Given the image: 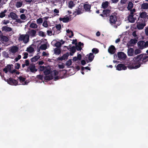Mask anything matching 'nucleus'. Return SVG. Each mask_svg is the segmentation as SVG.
Segmentation results:
<instances>
[{"mask_svg":"<svg viewBox=\"0 0 148 148\" xmlns=\"http://www.w3.org/2000/svg\"><path fill=\"white\" fill-rule=\"evenodd\" d=\"M143 57L142 54L139 55L134 57V60L132 62V64L128 66V68L130 69H136L140 67L141 65L143 64Z\"/></svg>","mask_w":148,"mask_h":148,"instance_id":"obj_1","label":"nucleus"},{"mask_svg":"<svg viewBox=\"0 0 148 148\" xmlns=\"http://www.w3.org/2000/svg\"><path fill=\"white\" fill-rule=\"evenodd\" d=\"M29 35L27 34H22L20 36L18 40L20 41H23L24 43L26 44L29 42Z\"/></svg>","mask_w":148,"mask_h":148,"instance_id":"obj_2","label":"nucleus"},{"mask_svg":"<svg viewBox=\"0 0 148 148\" xmlns=\"http://www.w3.org/2000/svg\"><path fill=\"white\" fill-rule=\"evenodd\" d=\"M137 44L139 49H142L148 47V41L146 42L143 41H140L138 42Z\"/></svg>","mask_w":148,"mask_h":148,"instance_id":"obj_3","label":"nucleus"},{"mask_svg":"<svg viewBox=\"0 0 148 148\" xmlns=\"http://www.w3.org/2000/svg\"><path fill=\"white\" fill-rule=\"evenodd\" d=\"M4 80L5 81L7 82L8 84L10 85L16 86L18 85V81L11 77H10L8 79H5Z\"/></svg>","mask_w":148,"mask_h":148,"instance_id":"obj_4","label":"nucleus"},{"mask_svg":"<svg viewBox=\"0 0 148 148\" xmlns=\"http://www.w3.org/2000/svg\"><path fill=\"white\" fill-rule=\"evenodd\" d=\"M28 35H29V37L30 36L32 37H34L36 36V31L34 29H29L27 31Z\"/></svg>","mask_w":148,"mask_h":148,"instance_id":"obj_5","label":"nucleus"},{"mask_svg":"<svg viewBox=\"0 0 148 148\" xmlns=\"http://www.w3.org/2000/svg\"><path fill=\"white\" fill-rule=\"evenodd\" d=\"M116 69L119 71L122 70H125L127 69V67L125 66L124 64H119L116 66Z\"/></svg>","mask_w":148,"mask_h":148,"instance_id":"obj_6","label":"nucleus"},{"mask_svg":"<svg viewBox=\"0 0 148 148\" xmlns=\"http://www.w3.org/2000/svg\"><path fill=\"white\" fill-rule=\"evenodd\" d=\"M136 20V18H135ZM128 21L131 23H134L135 21V18L134 17L133 12L131 11L130 14L129 15L128 17Z\"/></svg>","mask_w":148,"mask_h":148,"instance_id":"obj_7","label":"nucleus"},{"mask_svg":"<svg viewBox=\"0 0 148 148\" xmlns=\"http://www.w3.org/2000/svg\"><path fill=\"white\" fill-rule=\"evenodd\" d=\"M117 18L116 16L111 15L110 16L109 21L110 24H115Z\"/></svg>","mask_w":148,"mask_h":148,"instance_id":"obj_8","label":"nucleus"},{"mask_svg":"<svg viewBox=\"0 0 148 148\" xmlns=\"http://www.w3.org/2000/svg\"><path fill=\"white\" fill-rule=\"evenodd\" d=\"M116 50L115 47L114 45H111L109 47L108 51L110 53L113 54L115 53Z\"/></svg>","mask_w":148,"mask_h":148,"instance_id":"obj_9","label":"nucleus"},{"mask_svg":"<svg viewBox=\"0 0 148 148\" xmlns=\"http://www.w3.org/2000/svg\"><path fill=\"white\" fill-rule=\"evenodd\" d=\"M118 56L120 59L125 60L127 57L126 55L123 52H120L118 53Z\"/></svg>","mask_w":148,"mask_h":148,"instance_id":"obj_10","label":"nucleus"},{"mask_svg":"<svg viewBox=\"0 0 148 148\" xmlns=\"http://www.w3.org/2000/svg\"><path fill=\"white\" fill-rule=\"evenodd\" d=\"M69 53L67 52L66 53L64 54L61 57H58L57 59L60 61L65 60L68 59V58L69 56Z\"/></svg>","mask_w":148,"mask_h":148,"instance_id":"obj_11","label":"nucleus"},{"mask_svg":"<svg viewBox=\"0 0 148 148\" xmlns=\"http://www.w3.org/2000/svg\"><path fill=\"white\" fill-rule=\"evenodd\" d=\"M18 78L19 79L20 82L22 83V85H25L27 84L28 83L26 81H25L26 78L22 76H20Z\"/></svg>","mask_w":148,"mask_h":148,"instance_id":"obj_12","label":"nucleus"},{"mask_svg":"<svg viewBox=\"0 0 148 148\" xmlns=\"http://www.w3.org/2000/svg\"><path fill=\"white\" fill-rule=\"evenodd\" d=\"M18 48L17 46H13L11 47V48L9 50L10 52H11L13 54L15 53L18 51Z\"/></svg>","mask_w":148,"mask_h":148,"instance_id":"obj_13","label":"nucleus"},{"mask_svg":"<svg viewBox=\"0 0 148 148\" xmlns=\"http://www.w3.org/2000/svg\"><path fill=\"white\" fill-rule=\"evenodd\" d=\"M94 57V56L93 53H90L89 54L86 55L85 56V58H88V60L90 62H91L93 60Z\"/></svg>","mask_w":148,"mask_h":148,"instance_id":"obj_14","label":"nucleus"},{"mask_svg":"<svg viewBox=\"0 0 148 148\" xmlns=\"http://www.w3.org/2000/svg\"><path fill=\"white\" fill-rule=\"evenodd\" d=\"M29 69L30 71L32 73H34L38 71V69L35 68V66L34 64L30 65L29 67Z\"/></svg>","mask_w":148,"mask_h":148,"instance_id":"obj_15","label":"nucleus"},{"mask_svg":"<svg viewBox=\"0 0 148 148\" xmlns=\"http://www.w3.org/2000/svg\"><path fill=\"white\" fill-rule=\"evenodd\" d=\"M2 30L3 32H9L12 30V28L7 26H4L2 27Z\"/></svg>","mask_w":148,"mask_h":148,"instance_id":"obj_16","label":"nucleus"},{"mask_svg":"<svg viewBox=\"0 0 148 148\" xmlns=\"http://www.w3.org/2000/svg\"><path fill=\"white\" fill-rule=\"evenodd\" d=\"M66 47L68 50L69 49V48H70V51L73 53H74L76 52V48L75 46H73L71 47V45H69V47L66 46L64 47Z\"/></svg>","mask_w":148,"mask_h":148,"instance_id":"obj_17","label":"nucleus"},{"mask_svg":"<svg viewBox=\"0 0 148 148\" xmlns=\"http://www.w3.org/2000/svg\"><path fill=\"white\" fill-rule=\"evenodd\" d=\"M59 20L60 21H62L64 23H67L69 22L70 20L68 16L65 17V16L64 18L60 17L59 18Z\"/></svg>","mask_w":148,"mask_h":148,"instance_id":"obj_18","label":"nucleus"},{"mask_svg":"<svg viewBox=\"0 0 148 148\" xmlns=\"http://www.w3.org/2000/svg\"><path fill=\"white\" fill-rule=\"evenodd\" d=\"M84 8L86 11H90L91 5L87 4H84Z\"/></svg>","mask_w":148,"mask_h":148,"instance_id":"obj_19","label":"nucleus"},{"mask_svg":"<svg viewBox=\"0 0 148 148\" xmlns=\"http://www.w3.org/2000/svg\"><path fill=\"white\" fill-rule=\"evenodd\" d=\"M8 17H10L13 19H16L17 17L16 14L13 12H11L10 15H8Z\"/></svg>","mask_w":148,"mask_h":148,"instance_id":"obj_20","label":"nucleus"},{"mask_svg":"<svg viewBox=\"0 0 148 148\" xmlns=\"http://www.w3.org/2000/svg\"><path fill=\"white\" fill-rule=\"evenodd\" d=\"M142 55H143L142 61L143 64L148 61V56H147L146 54H143Z\"/></svg>","mask_w":148,"mask_h":148,"instance_id":"obj_21","label":"nucleus"},{"mask_svg":"<svg viewBox=\"0 0 148 148\" xmlns=\"http://www.w3.org/2000/svg\"><path fill=\"white\" fill-rule=\"evenodd\" d=\"M111 10L109 9L104 10L103 11V13L104 14V16L107 17L110 15Z\"/></svg>","mask_w":148,"mask_h":148,"instance_id":"obj_22","label":"nucleus"},{"mask_svg":"<svg viewBox=\"0 0 148 148\" xmlns=\"http://www.w3.org/2000/svg\"><path fill=\"white\" fill-rule=\"evenodd\" d=\"M145 25H146L145 24L140 23L137 24V27L138 29H142L144 28Z\"/></svg>","mask_w":148,"mask_h":148,"instance_id":"obj_23","label":"nucleus"},{"mask_svg":"<svg viewBox=\"0 0 148 148\" xmlns=\"http://www.w3.org/2000/svg\"><path fill=\"white\" fill-rule=\"evenodd\" d=\"M109 5V3L108 1H106L104 2H103L102 4V6L103 9H106L107 8L108 6Z\"/></svg>","mask_w":148,"mask_h":148,"instance_id":"obj_24","label":"nucleus"},{"mask_svg":"<svg viewBox=\"0 0 148 148\" xmlns=\"http://www.w3.org/2000/svg\"><path fill=\"white\" fill-rule=\"evenodd\" d=\"M1 40V41H3L5 42H7L9 40V38H8L5 36L2 35L0 37Z\"/></svg>","mask_w":148,"mask_h":148,"instance_id":"obj_25","label":"nucleus"},{"mask_svg":"<svg viewBox=\"0 0 148 148\" xmlns=\"http://www.w3.org/2000/svg\"><path fill=\"white\" fill-rule=\"evenodd\" d=\"M10 52L9 53H8V52H7L6 51H3L2 53V54L3 55V57L6 58H7L9 57V55L10 54Z\"/></svg>","mask_w":148,"mask_h":148,"instance_id":"obj_26","label":"nucleus"},{"mask_svg":"<svg viewBox=\"0 0 148 148\" xmlns=\"http://www.w3.org/2000/svg\"><path fill=\"white\" fill-rule=\"evenodd\" d=\"M141 9L144 10H147L148 9V3H144L142 4L141 6Z\"/></svg>","mask_w":148,"mask_h":148,"instance_id":"obj_27","label":"nucleus"},{"mask_svg":"<svg viewBox=\"0 0 148 148\" xmlns=\"http://www.w3.org/2000/svg\"><path fill=\"white\" fill-rule=\"evenodd\" d=\"M147 14V13L146 12H142L140 13V15L139 16L138 18L140 17L142 18H145L146 17Z\"/></svg>","mask_w":148,"mask_h":148,"instance_id":"obj_28","label":"nucleus"},{"mask_svg":"<svg viewBox=\"0 0 148 148\" xmlns=\"http://www.w3.org/2000/svg\"><path fill=\"white\" fill-rule=\"evenodd\" d=\"M40 58V56H36L34 57L31 58V60L32 62H35Z\"/></svg>","mask_w":148,"mask_h":148,"instance_id":"obj_29","label":"nucleus"},{"mask_svg":"<svg viewBox=\"0 0 148 148\" xmlns=\"http://www.w3.org/2000/svg\"><path fill=\"white\" fill-rule=\"evenodd\" d=\"M75 4L72 1H70L68 3V7L71 9H72L73 7L75 6Z\"/></svg>","mask_w":148,"mask_h":148,"instance_id":"obj_30","label":"nucleus"},{"mask_svg":"<svg viewBox=\"0 0 148 148\" xmlns=\"http://www.w3.org/2000/svg\"><path fill=\"white\" fill-rule=\"evenodd\" d=\"M133 4L131 2H129L128 3V6L127 7V9L128 10H131L133 7Z\"/></svg>","mask_w":148,"mask_h":148,"instance_id":"obj_31","label":"nucleus"},{"mask_svg":"<svg viewBox=\"0 0 148 148\" xmlns=\"http://www.w3.org/2000/svg\"><path fill=\"white\" fill-rule=\"evenodd\" d=\"M54 53L57 55H59L61 53V50L60 49L57 48H55L54 50Z\"/></svg>","mask_w":148,"mask_h":148,"instance_id":"obj_32","label":"nucleus"},{"mask_svg":"<svg viewBox=\"0 0 148 148\" xmlns=\"http://www.w3.org/2000/svg\"><path fill=\"white\" fill-rule=\"evenodd\" d=\"M7 10H5L3 12H2L0 13V18H3L5 16V13L7 12Z\"/></svg>","mask_w":148,"mask_h":148,"instance_id":"obj_33","label":"nucleus"},{"mask_svg":"<svg viewBox=\"0 0 148 148\" xmlns=\"http://www.w3.org/2000/svg\"><path fill=\"white\" fill-rule=\"evenodd\" d=\"M53 76L51 75H46L44 77V79L45 80H49L53 79Z\"/></svg>","mask_w":148,"mask_h":148,"instance_id":"obj_34","label":"nucleus"},{"mask_svg":"<svg viewBox=\"0 0 148 148\" xmlns=\"http://www.w3.org/2000/svg\"><path fill=\"white\" fill-rule=\"evenodd\" d=\"M23 2H17L16 4V6L17 8L21 7L23 5Z\"/></svg>","mask_w":148,"mask_h":148,"instance_id":"obj_35","label":"nucleus"},{"mask_svg":"<svg viewBox=\"0 0 148 148\" xmlns=\"http://www.w3.org/2000/svg\"><path fill=\"white\" fill-rule=\"evenodd\" d=\"M38 35L42 37H45L46 36L45 33L41 31H40L39 32Z\"/></svg>","mask_w":148,"mask_h":148,"instance_id":"obj_36","label":"nucleus"},{"mask_svg":"<svg viewBox=\"0 0 148 148\" xmlns=\"http://www.w3.org/2000/svg\"><path fill=\"white\" fill-rule=\"evenodd\" d=\"M26 51L29 53H32L34 51V49L31 46L27 48Z\"/></svg>","mask_w":148,"mask_h":148,"instance_id":"obj_37","label":"nucleus"},{"mask_svg":"<svg viewBox=\"0 0 148 148\" xmlns=\"http://www.w3.org/2000/svg\"><path fill=\"white\" fill-rule=\"evenodd\" d=\"M30 27L32 28L36 29L37 28L38 25L36 23H32L30 25Z\"/></svg>","mask_w":148,"mask_h":148,"instance_id":"obj_38","label":"nucleus"},{"mask_svg":"<svg viewBox=\"0 0 148 148\" xmlns=\"http://www.w3.org/2000/svg\"><path fill=\"white\" fill-rule=\"evenodd\" d=\"M138 42V40L136 39H131L130 41V43L131 44H136Z\"/></svg>","mask_w":148,"mask_h":148,"instance_id":"obj_39","label":"nucleus"},{"mask_svg":"<svg viewBox=\"0 0 148 148\" xmlns=\"http://www.w3.org/2000/svg\"><path fill=\"white\" fill-rule=\"evenodd\" d=\"M51 73V71L50 69H46L44 72V73L45 75H47L50 74Z\"/></svg>","mask_w":148,"mask_h":148,"instance_id":"obj_40","label":"nucleus"},{"mask_svg":"<svg viewBox=\"0 0 148 148\" xmlns=\"http://www.w3.org/2000/svg\"><path fill=\"white\" fill-rule=\"evenodd\" d=\"M75 12L77 14H79L82 13V10L79 8H78L77 9H76Z\"/></svg>","mask_w":148,"mask_h":148,"instance_id":"obj_41","label":"nucleus"},{"mask_svg":"<svg viewBox=\"0 0 148 148\" xmlns=\"http://www.w3.org/2000/svg\"><path fill=\"white\" fill-rule=\"evenodd\" d=\"M40 48L42 50H45L47 48V45L45 44L42 45L40 46Z\"/></svg>","mask_w":148,"mask_h":148,"instance_id":"obj_42","label":"nucleus"},{"mask_svg":"<svg viewBox=\"0 0 148 148\" xmlns=\"http://www.w3.org/2000/svg\"><path fill=\"white\" fill-rule=\"evenodd\" d=\"M66 33H67L69 34L70 32H71V35L69 36V38H71L73 36V35H74L72 31H71V30H69V29H68L66 30Z\"/></svg>","mask_w":148,"mask_h":148,"instance_id":"obj_43","label":"nucleus"},{"mask_svg":"<svg viewBox=\"0 0 148 148\" xmlns=\"http://www.w3.org/2000/svg\"><path fill=\"white\" fill-rule=\"evenodd\" d=\"M92 52L93 53L97 54L99 52V50L98 49L94 48L92 49Z\"/></svg>","mask_w":148,"mask_h":148,"instance_id":"obj_44","label":"nucleus"},{"mask_svg":"<svg viewBox=\"0 0 148 148\" xmlns=\"http://www.w3.org/2000/svg\"><path fill=\"white\" fill-rule=\"evenodd\" d=\"M42 19L41 18H39L38 19L36 20L37 23L38 24H41L42 23Z\"/></svg>","mask_w":148,"mask_h":148,"instance_id":"obj_45","label":"nucleus"},{"mask_svg":"<svg viewBox=\"0 0 148 148\" xmlns=\"http://www.w3.org/2000/svg\"><path fill=\"white\" fill-rule=\"evenodd\" d=\"M62 45L61 43L60 42H57L55 44V46L57 47H60Z\"/></svg>","mask_w":148,"mask_h":148,"instance_id":"obj_46","label":"nucleus"},{"mask_svg":"<svg viewBox=\"0 0 148 148\" xmlns=\"http://www.w3.org/2000/svg\"><path fill=\"white\" fill-rule=\"evenodd\" d=\"M20 64L18 63H16L15 64V68L16 69H18L20 67Z\"/></svg>","mask_w":148,"mask_h":148,"instance_id":"obj_47","label":"nucleus"},{"mask_svg":"<svg viewBox=\"0 0 148 148\" xmlns=\"http://www.w3.org/2000/svg\"><path fill=\"white\" fill-rule=\"evenodd\" d=\"M56 29H57L58 30H60L61 29V26L60 24H57L55 26Z\"/></svg>","mask_w":148,"mask_h":148,"instance_id":"obj_48","label":"nucleus"},{"mask_svg":"<svg viewBox=\"0 0 148 148\" xmlns=\"http://www.w3.org/2000/svg\"><path fill=\"white\" fill-rule=\"evenodd\" d=\"M42 26L45 27H48V24L47 21H44L42 24Z\"/></svg>","mask_w":148,"mask_h":148,"instance_id":"obj_49","label":"nucleus"},{"mask_svg":"<svg viewBox=\"0 0 148 148\" xmlns=\"http://www.w3.org/2000/svg\"><path fill=\"white\" fill-rule=\"evenodd\" d=\"M72 64V62L71 60H69L66 62V65L68 66H70Z\"/></svg>","mask_w":148,"mask_h":148,"instance_id":"obj_50","label":"nucleus"},{"mask_svg":"<svg viewBox=\"0 0 148 148\" xmlns=\"http://www.w3.org/2000/svg\"><path fill=\"white\" fill-rule=\"evenodd\" d=\"M6 68H7V70L10 72L11 71V70H12V67H11V65L10 64L7 65L6 66H5Z\"/></svg>","mask_w":148,"mask_h":148,"instance_id":"obj_51","label":"nucleus"},{"mask_svg":"<svg viewBox=\"0 0 148 148\" xmlns=\"http://www.w3.org/2000/svg\"><path fill=\"white\" fill-rule=\"evenodd\" d=\"M20 18L22 20H25L26 18V17L25 14H22L20 16Z\"/></svg>","mask_w":148,"mask_h":148,"instance_id":"obj_52","label":"nucleus"},{"mask_svg":"<svg viewBox=\"0 0 148 148\" xmlns=\"http://www.w3.org/2000/svg\"><path fill=\"white\" fill-rule=\"evenodd\" d=\"M52 31L51 28H49V29L47 31V35L49 36H51L52 34Z\"/></svg>","mask_w":148,"mask_h":148,"instance_id":"obj_53","label":"nucleus"},{"mask_svg":"<svg viewBox=\"0 0 148 148\" xmlns=\"http://www.w3.org/2000/svg\"><path fill=\"white\" fill-rule=\"evenodd\" d=\"M45 67L44 66H40L39 69V71H42L45 70Z\"/></svg>","mask_w":148,"mask_h":148,"instance_id":"obj_54","label":"nucleus"},{"mask_svg":"<svg viewBox=\"0 0 148 148\" xmlns=\"http://www.w3.org/2000/svg\"><path fill=\"white\" fill-rule=\"evenodd\" d=\"M141 52L140 50L139 49H136L134 51V53L136 55L140 53Z\"/></svg>","mask_w":148,"mask_h":148,"instance_id":"obj_55","label":"nucleus"},{"mask_svg":"<svg viewBox=\"0 0 148 148\" xmlns=\"http://www.w3.org/2000/svg\"><path fill=\"white\" fill-rule=\"evenodd\" d=\"M75 47L77 51H81L82 49L81 47L78 45L77 44L75 45Z\"/></svg>","mask_w":148,"mask_h":148,"instance_id":"obj_56","label":"nucleus"},{"mask_svg":"<svg viewBox=\"0 0 148 148\" xmlns=\"http://www.w3.org/2000/svg\"><path fill=\"white\" fill-rule=\"evenodd\" d=\"M21 58V55H18L17 57H16L15 58L14 60L16 62H17Z\"/></svg>","mask_w":148,"mask_h":148,"instance_id":"obj_57","label":"nucleus"},{"mask_svg":"<svg viewBox=\"0 0 148 148\" xmlns=\"http://www.w3.org/2000/svg\"><path fill=\"white\" fill-rule=\"evenodd\" d=\"M23 54L24 56L23 58L24 59L27 58L28 57V53L26 52H24Z\"/></svg>","mask_w":148,"mask_h":148,"instance_id":"obj_58","label":"nucleus"},{"mask_svg":"<svg viewBox=\"0 0 148 148\" xmlns=\"http://www.w3.org/2000/svg\"><path fill=\"white\" fill-rule=\"evenodd\" d=\"M72 44H75V45L77 44V40L75 39V40H73V42H72Z\"/></svg>","mask_w":148,"mask_h":148,"instance_id":"obj_59","label":"nucleus"},{"mask_svg":"<svg viewBox=\"0 0 148 148\" xmlns=\"http://www.w3.org/2000/svg\"><path fill=\"white\" fill-rule=\"evenodd\" d=\"M77 58L79 60H81L82 58V56L81 54H78L77 55Z\"/></svg>","mask_w":148,"mask_h":148,"instance_id":"obj_60","label":"nucleus"},{"mask_svg":"<svg viewBox=\"0 0 148 148\" xmlns=\"http://www.w3.org/2000/svg\"><path fill=\"white\" fill-rule=\"evenodd\" d=\"M38 77L39 79L42 80L43 78V76L42 75H38Z\"/></svg>","mask_w":148,"mask_h":148,"instance_id":"obj_61","label":"nucleus"},{"mask_svg":"<svg viewBox=\"0 0 148 148\" xmlns=\"http://www.w3.org/2000/svg\"><path fill=\"white\" fill-rule=\"evenodd\" d=\"M29 60H25V65L26 66H28L29 65Z\"/></svg>","mask_w":148,"mask_h":148,"instance_id":"obj_62","label":"nucleus"},{"mask_svg":"<svg viewBox=\"0 0 148 148\" xmlns=\"http://www.w3.org/2000/svg\"><path fill=\"white\" fill-rule=\"evenodd\" d=\"M81 64L82 65H84L86 64L85 61L84 60H82L81 61Z\"/></svg>","mask_w":148,"mask_h":148,"instance_id":"obj_63","label":"nucleus"},{"mask_svg":"<svg viewBox=\"0 0 148 148\" xmlns=\"http://www.w3.org/2000/svg\"><path fill=\"white\" fill-rule=\"evenodd\" d=\"M58 67L60 69H63L64 68V66L63 64H59Z\"/></svg>","mask_w":148,"mask_h":148,"instance_id":"obj_64","label":"nucleus"}]
</instances>
